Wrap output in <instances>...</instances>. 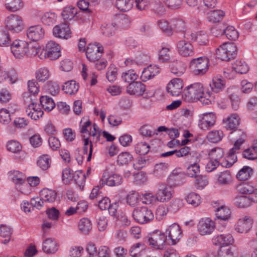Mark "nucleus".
Segmentation results:
<instances>
[{"label": "nucleus", "instance_id": "obj_49", "mask_svg": "<svg viewBox=\"0 0 257 257\" xmlns=\"http://www.w3.org/2000/svg\"><path fill=\"white\" fill-rule=\"evenodd\" d=\"M146 248V245L143 243H136L133 244L130 250V255L133 257H139L141 255V252Z\"/></svg>", "mask_w": 257, "mask_h": 257}, {"label": "nucleus", "instance_id": "obj_38", "mask_svg": "<svg viewBox=\"0 0 257 257\" xmlns=\"http://www.w3.org/2000/svg\"><path fill=\"white\" fill-rule=\"evenodd\" d=\"M40 103L45 110L50 111L55 106V103L53 99L47 96H42L40 98Z\"/></svg>", "mask_w": 257, "mask_h": 257}, {"label": "nucleus", "instance_id": "obj_64", "mask_svg": "<svg viewBox=\"0 0 257 257\" xmlns=\"http://www.w3.org/2000/svg\"><path fill=\"white\" fill-rule=\"evenodd\" d=\"M170 48L163 46L159 52V60L163 62L168 61L170 59Z\"/></svg>", "mask_w": 257, "mask_h": 257}, {"label": "nucleus", "instance_id": "obj_62", "mask_svg": "<svg viewBox=\"0 0 257 257\" xmlns=\"http://www.w3.org/2000/svg\"><path fill=\"white\" fill-rule=\"evenodd\" d=\"M91 122L88 117H83L79 123L80 132L84 134L89 132V128L91 127Z\"/></svg>", "mask_w": 257, "mask_h": 257}, {"label": "nucleus", "instance_id": "obj_57", "mask_svg": "<svg viewBox=\"0 0 257 257\" xmlns=\"http://www.w3.org/2000/svg\"><path fill=\"white\" fill-rule=\"evenodd\" d=\"M150 146L146 142H139L135 145V150L137 154L145 155L148 154L150 151Z\"/></svg>", "mask_w": 257, "mask_h": 257}, {"label": "nucleus", "instance_id": "obj_33", "mask_svg": "<svg viewBox=\"0 0 257 257\" xmlns=\"http://www.w3.org/2000/svg\"><path fill=\"white\" fill-rule=\"evenodd\" d=\"M79 85L74 80H70L66 82L63 86V90L69 95L76 94L78 91Z\"/></svg>", "mask_w": 257, "mask_h": 257}, {"label": "nucleus", "instance_id": "obj_7", "mask_svg": "<svg viewBox=\"0 0 257 257\" xmlns=\"http://www.w3.org/2000/svg\"><path fill=\"white\" fill-rule=\"evenodd\" d=\"M30 95L29 93L25 92L23 94V98L26 103H30L26 108V112L27 115L32 119L37 120L43 115V111L40 106L35 102L31 98L29 100Z\"/></svg>", "mask_w": 257, "mask_h": 257}, {"label": "nucleus", "instance_id": "obj_54", "mask_svg": "<svg viewBox=\"0 0 257 257\" xmlns=\"http://www.w3.org/2000/svg\"><path fill=\"white\" fill-rule=\"evenodd\" d=\"M134 0H116V6L121 11L126 12L133 7Z\"/></svg>", "mask_w": 257, "mask_h": 257}, {"label": "nucleus", "instance_id": "obj_15", "mask_svg": "<svg viewBox=\"0 0 257 257\" xmlns=\"http://www.w3.org/2000/svg\"><path fill=\"white\" fill-rule=\"evenodd\" d=\"M183 87V80L180 78H174L168 84L166 90L170 95L178 96L182 93Z\"/></svg>", "mask_w": 257, "mask_h": 257}, {"label": "nucleus", "instance_id": "obj_21", "mask_svg": "<svg viewBox=\"0 0 257 257\" xmlns=\"http://www.w3.org/2000/svg\"><path fill=\"white\" fill-rule=\"evenodd\" d=\"M122 182V177L119 174L112 173L105 178L104 175L103 178L100 180V186L102 188L105 184L113 187L120 185Z\"/></svg>", "mask_w": 257, "mask_h": 257}, {"label": "nucleus", "instance_id": "obj_50", "mask_svg": "<svg viewBox=\"0 0 257 257\" xmlns=\"http://www.w3.org/2000/svg\"><path fill=\"white\" fill-rule=\"evenodd\" d=\"M77 14V10L72 6L65 8L61 13V16L63 19L66 21H69L73 19Z\"/></svg>", "mask_w": 257, "mask_h": 257}, {"label": "nucleus", "instance_id": "obj_63", "mask_svg": "<svg viewBox=\"0 0 257 257\" xmlns=\"http://www.w3.org/2000/svg\"><path fill=\"white\" fill-rule=\"evenodd\" d=\"M184 202L182 199L176 198L173 199L170 204V209L173 212L178 211L183 206Z\"/></svg>", "mask_w": 257, "mask_h": 257}, {"label": "nucleus", "instance_id": "obj_23", "mask_svg": "<svg viewBox=\"0 0 257 257\" xmlns=\"http://www.w3.org/2000/svg\"><path fill=\"white\" fill-rule=\"evenodd\" d=\"M179 54L183 57L192 56L194 54L192 45L185 40L179 41L177 45Z\"/></svg>", "mask_w": 257, "mask_h": 257}, {"label": "nucleus", "instance_id": "obj_60", "mask_svg": "<svg viewBox=\"0 0 257 257\" xmlns=\"http://www.w3.org/2000/svg\"><path fill=\"white\" fill-rule=\"evenodd\" d=\"M115 25L113 23H108L103 25L101 28L103 35L107 37L113 36L115 33Z\"/></svg>", "mask_w": 257, "mask_h": 257}, {"label": "nucleus", "instance_id": "obj_11", "mask_svg": "<svg viewBox=\"0 0 257 257\" xmlns=\"http://www.w3.org/2000/svg\"><path fill=\"white\" fill-rule=\"evenodd\" d=\"M173 194V189L171 186L162 184L161 185L156 193L155 198L160 202H168L172 198Z\"/></svg>", "mask_w": 257, "mask_h": 257}, {"label": "nucleus", "instance_id": "obj_20", "mask_svg": "<svg viewBox=\"0 0 257 257\" xmlns=\"http://www.w3.org/2000/svg\"><path fill=\"white\" fill-rule=\"evenodd\" d=\"M212 243L219 246H228L234 242V238L230 233L221 234L213 236Z\"/></svg>", "mask_w": 257, "mask_h": 257}, {"label": "nucleus", "instance_id": "obj_14", "mask_svg": "<svg viewBox=\"0 0 257 257\" xmlns=\"http://www.w3.org/2000/svg\"><path fill=\"white\" fill-rule=\"evenodd\" d=\"M166 232L168 234V243L172 245L176 244L182 237V231L180 226L174 223L170 226Z\"/></svg>", "mask_w": 257, "mask_h": 257}, {"label": "nucleus", "instance_id": "obj_5", "mask_svg": "<svg viewBox=\"0 0 257 257\" xmlns=\"http://www.w3.org/2000/svg\"><path fill=\"white\" fill-rule=\"evenodd\" d=\"M29 49V44L23 40H15L11 44V52L16 58L21 59L27 55L32 56L31 53L33 52L32 49Z\"/></svg>", "mask_w": 257, "mask_h": 257}, {"label": "nucleus", "instance_id": "obj_26", "mask_svg": "<svg viewBox=\"0 0 257 257\" xmlns=\"http://www.w3.org/2000/svg\"><path fill=\"white\" fill-rule=\"evenodd\" d=\"M160 72V69L159 67L156 65H150L144 69L141 75V79L143 81H147L153 78Z\"/></svg>", "mask_w": 257, "mask_h": 257}, {"label": "nucleus", "instance_id": "obj_37", "mask_svg": "<svg viewBox=\"0 0 257 257\" xmlns=\"http://www.w3.org/2000/svg\"><path fill=\"white\" fill-rule=\"evenodd\" d=\"M224 80L218 76L213 77L209 84L212 91L215 93L220 92L224 88Z\"/></svg>", "mask_w": 257, "mask_h": 257}, {"label": "nucleus", "instance_id": "obj_12", "mask_svg": "<svg viewBox=\"0 0 257 257\" xmlns=\"http://www.w3.org/2000/svg\"><path fill=\"white\" fill-rule=\"evenodd\" d=\"M198 126L201 129L206 130L212 127L216 122V115L213 112H206L199 115Z\"/></svg>", "mask_w": 257, "mask_h": 257}, {"label": "nucleus", "instance_id": "obj_46", "mask_svg": "<svg viewBox=\"0 0 257 257\" xmlns=\"http://www.w3.org/2000/svg\"><path fill=\"white\" fill-rule=\"evenodd\" d=\"M157 25L160 30L167 36H170L173 34L172 25L165 20H160L157 22Z\"/></svg>", "mask_w": 257, "mask_h": 257}, {"label": "nucleus", "instance_id": "obj_24", "mask_svg": "<svg viewBox=\"0 0 257 257\" xmlns=\"http://www.w3.org/2000/svg\"><path fill=\"white\" fill-rule=\"evenodd\" d=\"M17 80L18 75L15 70L7 71L0 65V82L5 81L10 84H13Z\"/></svg>", "mask_w": 257, "mask_h": 257}, {"label": "nucleus", "instance_id": "obj_25", "mask_svg": "<svg viewBox=\"0 0 257 257\" xmlns=\"http://www.w3.org/2000/svg\"><path fill=\"white\" fill-rule=\"evenodd\" d=\"M222 122L227 130H235L239 124V117L237 114L233 113L224 118Z\"/></svg>", "mask_w": 257, "mask_h": 257}, {"label": "nucleus", "instance_id": "obj_44", "mask_svg": "<svg viewBox=\"0 0 257 257\" xmlns=\"http://www.w3.org/2000/svg\"><path fill=\"white\" fill-rule=\"evenodd\" d=\"M237 190L240 194L251 195L254 192V187L248 183H243L238 184L236 187Z\"/></svg>", "mask_w": 257, "mask_h": 257}, {"label": "nucleus", "instance_id": "obj_32", "mask_svg": "<svg viewBox=\"0 0 257 257\" xmlns=\"http://www.w3.org/2000/svg\"><path fill=\"white\" fill-rule=\"evenodd\" d=\"M36 80L40 82H44L48 80L50 76V72L48 68L43 67L37 69L35 73Z\"/></svg>", "mask_w": 257, "mask_h": 257}, {"label": "nucleus", "instance_id": "obj_48", "mask_svg": "<svg viewBox=\"0 0 257 257\" xmlns=\"http://www.w3.org/2000/svg\"><path fill=\"white\" fill-rule=\"evenodd\" d=\"M232 68L235 72L240 74L246 73L248 71L247 64L241 60H237L233 64Z\"/></svg>", "mask_w": 257, "mask_h": 257}, {"label": "nucleus", "instance_id": "obj_10", "mask_svg": "<svg viewBox=\"0 0 257 257\" xmlns=\"http://www.w3.org/2000/svg\"><path fill=\"white\" fill-rule=\"evenodd\" d=\"M238 133V135H240V138L238 139L235 142L234 147L230 149L228 155L226 158V161L227 163L226 164V167H230L232 166V165L237 161V157L235 156V154L236 153L237 151H238L241 145L244 143L245 138V134L239 130L237 131Z\"/></svg>", "mask_w": 257, "mask_h": 257}, {"label": "nucleus", "instance_id": "obj_22", "mask_svg": "<svg viewBox=\"0 0 257 257\" xmlns=\"http://www.w3.org/2000/svg\"><path fill=\"white\" fill-rule=\"evenodd\" d=\"M59 244L54 238L50 237L43 241L42 249L47 254H54L59 249Z\"/></svg>", "mask_w": 257, "mask_h": 257}, {"label": "nucleus", "instance_id": "obj_40", "mask_svg": "<svg viewBox=\"0 0 257 257\" xmlns=\"http://www.w3.org/2000/svg\"><path fill=\"white\" fill-rule=\"evenodd\" d=\"M216 216L218 219L222 220H227L230 217V211L229 209L222 205L215 209Z\"/></svg>", "mask_w": 257, "mask_h": 257}, {"label": "nucleus", "instance_id": "obj_9", "mask_svg": "<svg viewBox=\"0 0 257 257\" xmlns=\"http://www.w3.org/2000/svg\"><path fill=\"white\" fill-rule=\"evenodd\" d=\"M7 28L10 31L19 33L24 29L23 21L21 17L15 14H11L5 20Z\"/></svg>", "mask_w": 257, "mask_h": 257}, {"label": "nucleus", "instance_id": "obj_2", "mask_svg": "<svg viewBox=\"0 0 257 257\" xmlns=\"http://www.w3.org/2000/svg\"><path fill=\"white\" fill-rule=\"evenodd\" d=\"M32 50L33 52L31 54L34 56L38 55L41 59H48L50 60H55L61 56L60 46L53 41L48 42L42 49L34 47Z\"/></svg>", "mask_w": 257, "mask_h": 257}, {"label": "nucleus", "instance_id": "obj_28", "mask_svg": "<svg viewBox=\"0 0 257 257\" xmlns=\"http://www.w3.org/2000/svg\"><path fill=\"white\" fill-rule=\"evenodd\" d=\"M146 90L145 85L141 82H134L126 87L127 92L131 95H142Z\"/></svg>", "mask_w": 257, "mask_h": 257}, {"label": "nucleus", "instance_id": "obj_52", "mask_svg": "<svg viewBox=\"0 0 257 257\" xmlns=\"http://www.w3.org/2000/svg\"><path fill=\"white\" fill-rule=\"evenodd\" d=\"M223 136V133L222 131L214 130L208 133L207 138L209 142L216 143L221 141Z\"/></svg>", "mask_w": 257, "mask_h": 257}, {"label": "nucleus", "instance_id": "obj_19", "mask_svg": "<svg viewBox=\"0 0 257 257\" xmlns=\"http://www.w3.org/2000/svg\"><path fill=\"white\" fill-rule=\"evenodd\" d=\"M53 35L57 38L68 39L71 37V32L66 23H61L55 26L53 29Z\"/></svg>", "mask_w": 257, "mask_h": 257}, {"label": "nucleus", "instance_id": "obj_27", "mask_svg": "<svg viewBox=\"0 0 257 257\" xmlns=\"http://www.w3.org/2000/svg\"><path fill=\"white\" fill-rule=\"evenodd\" d=\"M184 38L196 41L200 45H205L208 43V37L206 34L200 32L197 34L191 32L185 33Z\"/></svg>", "mask_w": 257, "mask_h": 257}, {"label": "nucleus", "instance_id": "obj_3", "mask_svg": "<svg viewBox=\"0 0 257 257\" xmlns=\"http://www.w3.org/2000/svg\"><path fill=\"white\" fill-rule=\"evenodd\" d=\"M146 241L153 248L158 249H163L168 243L167 235L159 230L149 233L146 237Z\"/></svg>", "mask_w": 257, "mask_h": 257}, {"label": "nucleus", "instance_id": "obj_45", "mask_svg": "<svg viewBox=\"0 0 257 257\" xmlns=\"http://www.w3.org/2000/svg\"><path fill=\"white\" fill-rule=\"evenodd\" d=\"M79 229L84 234H88L92 229V223L87 218L81 219L78 224Z\"/></svg>", "mask_w": 257, "mask_h": 257}, {"label": "nucleus", "instance_id": "obj_31", "mask_svg": "<svg viewBox=\"0 0 257 257\" xmlns=\"http://www.w3.org/2000/svg\"><path fill=\"white\" fill-rule=\"evenodd\" d=\"M40 195L43 200L45 201V203H51L55 201L57 197V193L54 190L44 188L40 192Z\"/></svg>", "mask_w": 257, "mask_h": 257}, {"label": "nucleus", "instance_id": "obj_53", "mask_svg": "<svg viewBox=\"0 0 257 257\" xmlns=\"http://www.w3.org/2000/svg\"><path fill=\"white\" fill-rule=\"evenodd\" d=\"M121 78L124 82L131 84L138 79V74L134 70H129L122 73Z\"/></svg>", "mask_w": 257, "mask_h": 257}, {"label": "nucleus", "instance_id": "obj_35", "mask_svg": "<svg viewBox=\"0 0 257 257\" xmlns=\"http://www.w3.org/2000/svg\"><path fill=\"white\" fill-rule=\"evenodd\" d=\"M216 177L217 183L221 185H228L231 181V175L228 170L218 173Z\"/></svg>", "mask_w": 257, "mask_h": 257}, {"label": "nucleus", "instance_id": "obj_42", "mask_svg": "<svg viewBox=\"0 0 257 257\" xmlns=\"http://www.w3.org/2000/svg\"><path fill=\"white\" fill-rule=\"evenodd\" d=\"M253 170L249 166H244L236 174V178L240 180H246L252 175Z\"/></svg>", "mask_w": 257, "mask_h": 257}, {"label": "nucleus", "instance_id": "obj_51", "mask_svg": "<svg viewBox=\"0 0 257 257\" xmlns=\"http://www.w3.org/2000/svg\"><path fill=\"white\" fill-rule=\"evenodd\" d=\"M46 92L52 95H57L60 90L59 85L55 82L52 81H48L44 86Z\"/></svg>", "mask_w": 257, "mask_h": 257}, {"label": "nucleus", "instance_id": "obj_17", "mask_svg": "<svg viewBox=\"0 0 257 257\" xmlns=\"http://www.w3.org/2000/svg\"><path fill=\"white\" fill-rule=\"evenodd\" d=\"M103 51V49L102 47L89 44L86 50V56L89 61L94 62L99 60Z\"/></svg>", "mask_w": 257, "mask_h": 257}, {"label": "nucleus", "instance_id": "obj_59", "mask_svg": "<svg viewBox=\"0 0 257 257\" xmlns=\"http://www.w3.org/2000/svg\"><path fill=\"white\" fill-rule=\"evenodd\" d=\"M38 166L43 170H46L50 166V157L48 155H43L37 161Z\"/></svg>", "mask_w": 257, "mask_h": 257}, {"label": "nucleus", "instance_id": "obj_29", "mask_svg": "<svg viewBox=\"0 0 257 257\" xmlns=\"http://www.w3.org/2000/svg\"><path fill=\"white\" fill-rule=\"evenodd\" d=\"M227 94L230 100L232 109L237 110L239 107L240 102L238 89L234 87H230L227 89Z\"/></svg>", "mask_w": 257, "mask_h": 257}, {"label": "nucleus", "instance_id": "obj_13", "mask_svg": "<svg viewBox=\"0 0 257 257\" xmlns=\"http://www.w3.org/2000/svg\"><path fill=\"white\" fill-rule=\"evenodd\" d=\"M214 228V222L209 218H201L197 224V230L201 235H210Z\"/></svg>", "mask_w": 257, "mask_h": 257}, {"label": "nucleus", "instance_id": "obj_4", "mask_svg": "<svg viewBox=\"0 0 257 257\" xmlns=\"http://www.w3.org/2000/svg\"><path fill=\"white\" fill-rule=\"evenodd\" d=\"M237 54V49L232 43H224L216 50V57L222 61H228L234 58Z\"/></svg>", "mask_w": 257, "mask_h": 257}, {"label": "nucleus", "instance_id": "obj_18", "mask_svg": "<svg viewBox=\"0 0 257 257\" xmlns=\"http://www.w3.org/2000/svg\"><path fill=\"white\" fill-rule=\"evenodd\" d=\"M27 35L29 39L38 41L44 37L45 30L41 25L32 26L28 29Z\"/></svg>", "mask_w": 257, "mask_h": 257}, {"label": "nucleus", "instance_id": "obj_41", "mask_svg": "<svg viewBox=\"0 0 257 257\" xmlns=\"http://www.w3.org/2000/svg\"><path fill=\"white\" fill-rule=\"evenodd\" d=\"M185 199L187 203L194 207L198 206L201 202V198L200 195L194 192L189 193Z\"/></svg>", "mask_w": 257, "mask_h": 257}, {"label": "nucleus", "instance_id": "obj_56", "mask_svg": "<svg viewBox=\"0 0 257 257\" xmlns=\"http://www.w3.org/2000/svg\"><path fill=\"white\" fill-rule=\"evenodd\" d=\"M223 155V151L222 148L219 147L213 148L208 152V156L210 158L219 162Z\"/></svg>", "mask_w": 257, "mask_h": 257}, {"label": "nucleus", "instance_id": "obj_39", "mask_svg": "<svg viewBox=\"0 0 257 257\" xmlns=\"http://www.w3.org/2000/svg\"><path fill=\"white\" fill-rule=\"evenodd\" d=\"M6 8L11 12H16L23 7L21 0H5Z\"/></svg>", "mask_w": 257, "mask_h": 257}, {"label": "nucleus", "instance_id": "obj_36", "mask_svg": "<svg viewBox=\"0 0 257 257\" xmlns=\"http://www.w3.org/2000/svg\"><path fill=\"white\" fill-rule=\"evenodd\" d=\"M224 15V12L220 10L211 11L207 13V19L210 22L217 23L222 20Z\"/></svg>", "mask_w": 257, "mask_h": 257}, {"label": "nucleus", "instance_id": "obj_47", "mask_svg": "<svg viewBox=\"0 0 257 257\" xmlns=\"http://www.w3.org/2000/svg\"><path fill=\"white\" fill-rule=\"evenodd\" d=\"M57 15L55 13L49 12L45 13L41 18L42 23L48 26L55 24L57 21Z\"/></svg>", "mask_w": 257, "mask_h": 257}, {"label": "nucleus", "instance_id": "obj_16", "mask_svg": "<svg viewBox=\"0 0 257 257\" xmlns=\"http://www.w3.org/2000/svg\"><path fill=\"white\" fill-rule=\"evenodd\" d=\"M253 220L251 217L245 216L238 219L235 225V230L239 233H246L252 226Z\"/></svg>", "mask_w": 257, "mask_h": 257}, {"label": "nucleus", "instance_id": "obj_6", "mask_svg": "<svg viewBox=\"0 0 257 257\" xmlns=\"http://www.w3.org/2000/svg\"><path fill=\"white\" fill-rule=\"evenodd\" d=\"M209 60L206 57L193 59L190 63V68L195 75L202 76L208 70Z\"/></svg>", "mask_w": 257, "mask_h": 257}, {"label": "nucleus", "instance_id": "obj_8", "mask_svg": "<svg viewBox=\"0 0 257 257\" xmlns=\"http://www.w3.org/2000/svg\"><path fill=\"white\" fill-rule=\"evenodd\" d=\"M134 219L140 224L147 223L154 219V214L151 209L146 207H137L132 213Z\"/></svg>", "mask_w": 257, "mask_h": 257}, {"label": "nucleus", "instance_id": "obj_34", "mask_svg": "<svg viewBox=\"0 0 257 257\" xmlns=\"http://www.w3.org/2000/svg\"><path fill=\"white\" fill-rule=\"evenodd\" d=\"M234 205L239 208H246L250 204V199L245 195H237L233 199Z\"/></svg>", "mask_w": 257, "mask_h": 257}, {"label": "nucleus", "instance_id": "obj_58", "mask_svg": "<svg viewBox=\"0 0 257 257\" xmlns=\"http://www.w3.org/2000/svg\"><path fill=\"white\" fill-rule=\"evenodd\" d=\"M227 38L231 41H235L238 38L239 34L234 27L229 26L222 32Z\"/></svg>", "mask_w": 257, "mask_h": 257}, {"label": "nucleus", "instance_id": "obj_43", "mask_svg": "<svg viewBox=\"0 0 257 257\" xmlns=\"http://www.w3.org/2000/svg\"><path fill=\"white\" fill-rule=\"evenodd\" d=\"M12 181L17 184H23L26 180V177L19 171H11L9 173Z\"/></svg>", "mask_w": 257, "mask_h": 257}, {"label": "nucleus", "instance_id": "obj_1", "mask_svg": "<svg viewBox=\"0 0 257 257\" xmlns=\"http://www.w3.org/2000/svg\"><path fill=\"white\" fill-rule=\"evenodd\" d=\"M182 97L187 102L199 100L203 104L208 105L211 103L214 96L210 92L205 93L203 84L197 82L184 88Z\"/></svg>", "mask_w": 257, "mask_h": 257}, {"label": "nucleus", "instance_id": "obj_30", "mask_svg": "<svg viewBox=\"0 0 257 257\" xmlns=\"http://www.w3.org/2000/svg\"><path fill=\"white\" fill-rule=\"evenodd\" d=\"M170 66L171 72L178 76H181L183 74L186 68V64L180 60L173 61Z\"/></svg>", "mask_w": 257, "mask_h": 257}, {"label": "nucleus", "instance_id": "obj_61", "mask_svg": "<svg viewBox=\"0 0 257 257\" xmlns=\"http://www.w3.org/2000/svg\"><path fill=\"white\" fill-rule=\"evenodd\" d=\"M133 159V156L129 153L122 152L117 156V162L121 165H126L132 161Z\"/></svg>", "mask_w": 257, "mask_h": 257}, {"label": "nucleus", "instance_id": "obj_55", "mask_svg": "<svg viewBox=\"0 0 257 257\" xmlns=\"http://www.w3.org/2000/svg\"><path fill=\"white\" fill-rule=\"evenodd\" d=\"M171 25L173 28V31H174L177 32H183L184 35H185V33L189 32V31L186 32L185 31L186 27L185 23L182 20H173L172 21ZM184 36L185 35H184Z\"/></svg>", "mask_w": 257, "mask_h": 257}]
</instances>
